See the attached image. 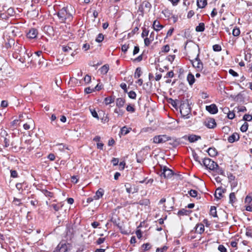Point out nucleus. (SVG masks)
I'll list each match as a JSON object with an SVG mask.
<instances>
[{"label": "nucleus", "instance_id": "54", "mask_svg": "<svg viewBox=\"0 0 252 252\" xmlns=\"http://www.w3.org/2000/svg\"><path fill=\"white\" fill-rule=\"evenodd\" d=\"M84 80L85 83H89L91 82V77L89 75H86L84 77Z\"/></svg>", "mask_w": 252, "mask_h": 252}, {"label": "nucleus", "instance_id": "32", "mask_svg": "<svg viewBox=\"0 0 252 252\" xmlns=\"http://www.w3.org/2000/svg\"><path fill=\"white\" fill-rule=\"evenodd\" d=\"M236 201V197L234 192H231L229 194V202L231 203H233Z\"/></svg>", "mask_w": 252, "mask_h": 252}, {"label": "nucleus", "instance_id": "18", "mask_svg": "<svg viewBox=\"0 0 252 252\" xmlns=\"http://www.w3.org/2000/svg\"><path fill=\"white\" fill-rule=\"evenodd\" d=\"M200 139L201 137L200 136L196 135L194 134L190 135L188 137V140L191 143L194 142Z\"/></svg>", "mask_w": 252, "mask_h": 252}, {"label": "nucleus", "instance_id": "64", "mask_svg": "<svg viewBox=\"0 0 252 252\" xmlns=\"http://www.w3.org/2000/svg\"><path fill=\"white\" fill-rule=\"evenodd\" d=\"M139 51V48L138 46H136L134 47L133 51V55H135L136 54H137Z\"/></svg>", "mask_w": 252, "mask_h": 252}, {"label": "nucleus", "instance_id": "43", "mask_svg": "<svg viewBox=\"0 0 252 252\" xmlns=\"http://www.w3.org/2000/svg\"><path fill=\"white\" fill-rule=\"evenodd\" d=\"M213 49L214 51L219 52V51H221V47L219 44H215V45H213Z\"/></svg>", "mask_w": 252, "mask_h": 252}, {"label": "nucleus", "instance_id": "37", "mask_svg": "<svg viewBox=\"0 0 252 252\" xmlns=\"http://www.w3.org/2000/svg\"><path fill=\"white\" fill-rule=\"evenodd\" d=\"M42 192L47 197H51L53 196V193L46 190V189H42Z\"/></svg>", "mask_w": 252, "mask_h": 252}, {"label": "nucleus", "instance_id": "57", "mask_svg": "<svg viewBox=\"0 0 252 252\" xmlns=\"http://www.w3.org/2000/svg\"><path fill=\"white\" fill-rule=\"evenodd\" d=\"M129 48V45L128 44H124L123 45H122V51H123L124 52H126L127 49H128Z\"/></svg>", "mask_w": 252, "mask_h": 252}, {"label": "nucleus", "instance_id": "55", "mask_svg": "<svg viewBox=\"0 0 252 252\" xmlns=\"http://www.w3.org/2000/svg\"><path fill=\"white\" fill-rule=\"evenodd\" d=\"M13 203L15 205L19 206V205H20L21 204V200L19 199H17V198H14V200H13Z\"/></svg>", "mask_w": 252, "mask_h": 252}, {"label": "nucleus", "instance_id": "49", "mask_svg": "<svg viewBox=\"0 0 252 252\" xmlns=\"http://www.w3.org/2000/svg\"><path fill=\"white\" fill-rule=\"evenodd\" d=\"M148 34H149V31L146 28H144L143 30V32L141 34V36L142 37H144L145 36H147L148 35Z\"/></svg>", "mask_w": 252, "mask_h": 252}, {"label": "nucleus", "instance_id": "51", "mask_svg": "<svg viewBox=\"0 0 252 252\" xmlns=\"http://www.w3.org/2000/svg\"><path fill=\"white\" fill-rule=\"evenodd\" d=\"M111 162L114 166H116L118 164L119 159L118 158H113L111 160Z\"/></svg>", "mask_w": 252, "mask_h": 252}, {"label": "nucleus", "instance_id": "39", "mask_svg": "<svg viewBox=\"0 0 252 252\" xmlns=\"http://www.w3.org/2000/svg\"><path fill=\"white\" fill-rule=\"evenodd\" d=\"M90 111L92 116L94 118H96L98 120L99 119V117H98V116L97 115V113L96 111L94 109L90 108Z\"/></svg>", "mask_w": 252, "mask_h": 252}, {"label": "nucleus", "instance_id": "41", "mask_svg": "<svg viewBox=\"0 0 252 252\" xmlns=\"http://www.w3.org/2000/svg\"><path fill=\"white\" fill-rule=\"evenodd\" d=\"M128 95L129 98L131 99H135L136 96V94L135 92L131 91L128 93Z\"/></svg>", "mask_w": 252, "mask_h": 252}, {"label": "nucleus", "instance_id": "2", "mask_svg": "<svg viewBox=\"0 0 252 252\" xmlns=\"http://www.w3.org/2000/svg\"><path fill=\"white\" fill-rule=\"evenodd\" d=\"M32 58L31 56H30L29 54L26 52L25 48L21 47V50L19 55H16V58L18 59L19 61L22 63H26L28 62H30V58Z\"/></svg>", "mask_w": 252, "mask_h": 252}, {"label": "nucleus", "instance_id": "60", "mask_svg": "<svg viewBox=\"0 0 252 252\" xmlns=\"http://www.w3.org/2000/svg\"><path fill=\"white\" fill-rule=\"evenodd\" d=\"M237 109L239 112H244L247 111V109H246V107L243 106L238 107Z\"/></svg>", "mask_w": 252, "mask_h": 252}, {"label": "nucleus", "instance_id": "26", "mask_svg": "<svg viewBox=\"0 0 252 252\" xmlns=\"http://www.w3.org/2000/svg\"><path fill=\"white\" fill-rule=\"evenodd\" d=\"M125 103V100L122 98H118L116 100V106L119 107H122Z\"/></svg>", "mask_w": 252, "mask_h": 252}, {"label": "nucleus", "instance_id": "1", "mask_svg": "<svg viewBox=\"0 0 252 252\" xmlns=\"http://www.w3.org/2000/svg\"><path fill=\"white\" fill-rule=\"evenodd\" d=\"M73 8L71 5H67L60 9L57 13L58 17L61 22H65L67 19L72 17Z\"/></svg>", "mask_w": 252, "mask_h": 252}, {"label": "nucleus", "instance_id": "20", "mask_svg": "<svg viewBox=\"0 0 252 252\" xmlns=\"http://www.w3.org/2000/svg\"><path fill=\"white\" fill-rule=\"evenodd\" d=\"M207 4V0H197V6L200 8H204Z\"/></svg>", "mask_w": 252, "mask_h": 252}, {"label": "nucleus", "instance_id": "25", "mask_svg": "<svg viewBox=\"0 0 252 252\" xmlns=\"http://www.w3.org/2000/svg\"><path fill=\"white\" fill-rule=\"evenodd\" d=\"M33 122L32 119H30L28 123L25 124L23 127L25 129L28 130L31 128V126L33 125Z\"/></svg>", "mask_w": 252, "mask_h": 252}, {"label": "nucleus", "instance_id": "34", "mask_svg": "<svg viewBox=\"0 0 252 252\" xmlns=\"http://www.w3.org/2000/svg\"><path fill=\"white\" fill-rule=\"evenodd\" d=\"M141 75V68L140 67H137L136 70L134 73V77L135 78H139Z\"/></svg>", "mask_w": 252, "mask_h": 252}, {"label": "nucleus", "instance_id": "5", "mask_svg": "<svg viewBox=\"0 0 252 252\" xmlns=\"http://www.w3.org/2000/svg\"><path fill=\"white\" fill-rule=\"evenodd\" d=\"M32 58L30 63L35 65L41 66L45 64V59L43 56L38 55H31Z\"/></svg>", "mask_w": 252, "mask_h": 252}, {"label": "nucleus", "instance_id": "24", "mask_svg": "<svg viewBox=\"0 0 252 252\" xmlns=\"http://www.w3.org/2000/svg\"><path fill=\"white\" fill-rule=\"evenodd\" d=\"M205 30V25L203 23H200L196 28L195 30L198 32H203Z\"/></svg>", "mask_w": 252, "mask_h": 252}, {"label": "nucleus", "instance_id": "56", "mask_svg": "<svg viewBox=\"0 0 252 252\" xmlns=\"http://www.w3.org/2000/svg\"><path fill=\"white\" fill-rule=\"evenodd\" d=\"M229 73L234 77H236L238 76V73L232 69H230L229 70Z\"/></svg>", "mask_w": 252, "mask_h": 252}, {"label": "nucleus", "instance_id": "13", "mask_svg": "<svg viewBox=\"0 0 252 252\" xmlns=\"http://www.w3.org/2000/svg\"><path fill=\"white\" fill-rule=\"evenodd\" d=\"M239 135L238 133L235 132L229 136L227 139L228 141L230 143H233L239 139Z\"/></svg>", "mask_w": 252, "mask_h": 252}, {"label": "nucleus", "instance_id": "16", "mask_svg": "<svg viewBox=\"0 0 252 252\" xmlns=\"http://www.w3.org/2000/svg\"><path fill=\"white\" fill-rule=\"evenodd\" d=\"M153 27L154 29L157 31H158L163 28V26L161 25L159 22L157 20H155L154 22Z\"/></svg>", "mask_w": 252, "mask_h": 252}, {"label": "nucleus", "instance_id": "36", "mask_svg": "<svg viewBox=\"0 0 252 252\" xmlns=\"http://www.w3.org/2000/svg\"><path fill=\"white\" fill-rule=\"evenodd\" d=\"M104 39V35L102 33H99L98 34L97 36L95 39V41L100 43Z\"/></svg>", "mask_w": 252, "mask_h": 252}, {"label": "nucleus", "instance_id": "15", "mask_svg": "<svg viewBox=\"0 0 252 252\" xmlns=\"http://www.w3.org/2000/svg\"><path fill=\"white\" fill-rule=\"evenodd\" d=\"M223 192H224V190L222 189L221 187H219L216 190L215 193V197L218 199H220L222 197V193Z\"/></svg>", "mask_w": 252, "mask_h": 252}, {"label": "nucleus", "instance_id": "22", "mask_svg": "<svg viewBox=\"0 0 252 252\" xmlns=\"http://www.w3.org/2000/svg\"><path fill=\"white\" fill-rule=\"evenodd\" d=\"M187 80L190 85H192L195 82L194 76L191 73H189L187 76Z\"/></svg>", "mask_w": 252, "mask_h": 252}, {"label": "nucleus", "instance_id": "6", "mask_svg": "<svg viewBox=\"0 0 252 252\" xmlns=\"http://www.w3.org/2000/svg\"><path fill=\"white\" fill-rule=\"evenodd\" d=\"M204 165L210 170H214L218 167V164L209 158H205L203 160Z\"/></svg>", "mask_w": 252, "mask_h": 252}, {"label": "nucleus", "instance_id": "23", "mask_svg": "<svg viewBox=\"0 0 252 252\" xmlns=\"http://www.w3.org/2000/svg\"><path fill=\"white\" fill-rule=\"evenodd\" d=\"M142 6H143L144 8L145 9V10H147L148 11H149L151 8V3L147 1H144L141 3Z\"/></svg>", "mask_w": 252, "mask_h": 252}, {"label": "nucleus", "instance_id": "62", "mask_svg": "<svg viewBox=\"0 0 252 252\" xmlns=\"http://www.w3.org/2000/svg\"><path fill=\"white\" fill-rule=\"evenodd\" d=\"M11 177L13 178H16L17 177V173L15 170H11Z\"/></svg>", "mask_w": 252, "mask_h": 252}, {"label": "nucleus", "instance_id": "29", "mask_svg": "<svg viewBox=\"0 0 252 252\" xmlns=\"http://www.w3.org/2000/svg\"><path fill=\"white\" fill-rule=\"evenodd\" d=\"M169 103L174 107L175 108H177L178 104H180L181 102L177 100H173L172 99H170Z\"/></svg>", "mask_w": 252, "mask_h": 252}, {"label": "nucleus", "instance_id": "45", "mask_svg": "<svg viewBox=\"0 0 252 252\" xmlns=\"http://www.w3.org/2000/svg\"><path fill=\"white\" fill-rule=\"evenodd\" d=\"M114 112L117 114L119 116H122L124 114V111L121 109H115Z\"/></svg>", "mask_w": 252, "mask_h": 252}, {"label": "nucleus", "instance_id": "63", "mask_svg": "<svg viewBox=\"0 0 252 252\" xmlns=\"http://www.w3.org/2000/svg\"><path fill=\"white\" fill-rule=\"evenodd\" d=\"M126 110L128 112H133L135 110L134 108L131 105H128L126 107Z\"/></svg>", "mask_w": 252, "mask_h": 252}, {"label": "nucleus", "instance_id": "46", "mask_svg": "<svg viewBox=\"0 0 252 252\" xmlns=\"http://www.w3.org/2000/svg\"><path fill=\"white\" fill-rule=\"evenodd\" d=\"M168 249V247L166 246H163L162 248H158L156 250V252H163Z\"/></svg>", "mask_w": 252, "mask_h": 252}, {"label": "nucleus", "instance_id": "8", "mask_svg": "<svg viewBox=\"0 0 252 252\" xmlns=\"http://www.w3.org/2000/svg\"><path fill=\"white\" fill-rule=\"evenodd\" d=\"M173 175V171L172 170L164 166L162 169V172L160 174V176L163 177L164 178H169Z\"/></svg>", "mask_w": 252, "mask_h": 252}, {"label": "nucleus", "instance_id": "33", "mask_svg": "<svg viewBox=\"0 0 252 252\" xmlns=\"http://www.w3.org/2000/svg\"><path fill=\"white\" fill-rule=\"evenodd\" d=\"M56 211H59L62 208V205L61 204H53L51 206Z\"/></svg>", "mask_w": 252, "mask_h": 252}, {"label": "nucleus", "instance_id": "9", "mask_svg": "<svg viewBox=\"0 0 252 252\" xmlns=\"http://www.w3.org/2000/svg\"><path fill=\"white\" fill-rule=\"evenodd\" d=\"M67 251V246L65 243H61L57 247L53 252H66Z\"/></svg>", "mask_w": 252, "mask_h": 252}, {"label": "nucleus", "instance_id": "31", "mask_svg": "<svg viewBox=\"0 0 252 252\" xmlns=\"http://www.w3.org/2000/svg\"><path fill=\"white\" fill-rule=\"evenodd\" d=\"M129 132V129L126 126L123 127L121 129V133L123 135L127 134Z\"/></svg>", "mask_w": 252, "mask_h": 252}, {"label": "nucleus", "instance_id": "17", "mask_svg": "<svg viewBox=\"0 0 252 252\" xmlns=\"http://www.w3.org/2000/svg\"><path fill=\"white\" fill-rule=\"evenodd\" d=\"M103 194V189H102L100 188L96 191L95 194L94 196V198L95 200L99 199L100 197H102Z\"/></svg>", "mask_w": 252, "mask_h": 252}, {"label": "nucleus", "instance_id": "12", "mask_svg": "<svg viewBox=\"0 0 252 252\" xmlns=\"http://www.w3.org/2000/svg\"><path fill=\"white\" fill-rule=\"evenodd\" d=\"M125 187L126 190L128 193H134L138 191L137 189L135 188L134 186H132L129 183H126L125 184Z\"/></svg>", "mask_w": 252, "mask_h": 252}, {"label": "nucleus", "instance_id": "14", "mask_svg": "<svg viewBox=\"0 0 252 252\" xmlns=\"http://www.w3.org/2000/svg\"><path fill=\"white\" fill-rule=\"evenodd\" d=\"M37 35V31L35 29H32L30 30L29 32L27 33V37L29 38H34Z\"/></svg>", "mask_w": 252, "mask_h": 252}, {"label": "nucleus", "instance_id": "48", "mask_svg": "<svg viewBox=\"0 0 252 252\" xmlns=\"http://www.w3.org/2000/svg\"><path fill=\"white\" fill-rule=\"evenodd\" d=\"M252 201V196L251 195H248L246 196L245 198V203L250 204Z\"/></svg>", "mask_w": 252, "mask_h": 252}, {"label": "nucleus", "instance_id": "35", "mask_svg": "<svg viewBox=\"0 0 252 252\" xmlns=\"http://www.w3.org/2000/svg\"><path fill=\"white\" fill-rule=\"evenodd\" d=\"M226 110L228 111L227 117L229 119H233L235 117V114L233 112H230L228 108H226Z\"/></svg>", "mask_w": 252, "mask_h": 252}, {"label": "nucleus", "instance_id": "40", "mask_svg": "<svg viewBox=\"0 0 252 252\" xmlns=\"http://www.w3.org/2000/svg\"><path fill=\"white\" fill-rule=\"evenodd\" d=\"M240 33V31L238 28H234L232 31V34L234 36H238Z\"/></svg>", "mask_w": 252, "mask_h": 252}, {"label": "nucleus", "instance_id": "59", "mask_svg": "<svg viewBox=\"0 0 252 252\" xmlns=\"http://www.w3.org/2000/svg\"><path fill=\"white\" fill-rule=\"evenodd\" d=\"M142 247L145 251H147L150 249V245L149 243L143 244Z\"/></svg>", "mask_w": 252, "mask_h": 252}, {"label": "nucleus", "instance_id": "28", "mask_svg": "<svg viewBox=\"0 0 252 252\" xmlns=\"http://www.w3.org/2000/svg\"><path fill=\"white\" fill-rule=\"evenodd\" d=\"M210 214L214 217H217L216 208L215 206H211L210 211Z\"/></svg>", "mask_w": 252, "mask_h": 252}, {"label": "nucleus", "instance_id": "27", "mask_svg": "<svg viewBox=\"0 0 252 252\" xmlns=\"http://www.w3.org/2000/svg\"><path fill=\"white\" fill-rule=\"evenodd\" d=\"M137 204L140 205L147 206L150 204V200L148 199H144L140 200Z\"/></svg>", "mask_w": 252, "mask_h": 252}, {"label": "nucleus", "instance_id": "47", "mask_svg": "<svg viewBox=\"0 0 252 252\" xmlns=\"http://www.w3.org/2000/svg\"><path fill=\"white\" fill-rule=\"evenodd\" d=\"M153 40H151V39L150 38H147V37L145 38L144 39V44H145V46H148L150 44L151 41Z\"/></svg>", "mask_w": 252, "mask_h": 252}, {"label": "nucleus", "instance_id": "21", "mask_svg": "<svg viewBox=\"0 0 252 252\" xmlns=\"http://www.w3.org/2000/svg\"><path fill=\"white\" fill-rule=\"evenodd\" d=\"M207 152L211 157H215L217 155V151L215 148H209Z\"/></svg>", "mask_w": 252, "mask_h": 252}, {"label": "nucleus", "instance_id": "61", "mask_svg": "<svg viewBox=\"0 0 252 252\" xmlns=\"http://www.w3.org/2000/svg\"><path fill=\"white\" fill-rule=\"evenodd\" d=\"M63 50L64 52H68L70 50H71V48L70 47H69V46L68 45V46L63 47Z\"/></svg>", "mask_w": 252, "mask_h": 252}, {"label": "nucleus", "instance_id": "10", "mask_svg": "<svg viewBox=\"0 0 252 252\" xmlns=\"http://www.w3.org/2000/svg\"><path fill=\"white\" fill-rule=\"evenodd\" d=\"M206 109L210 113L212 114H216L218 111L217 106L215 104H212L210 105L206 106Z\"/></svg>", "mask_w": 252, "mask_h": 252}, {"label": "nucleus", "instance_id": "30", "mask_svg": "<svg viewBox=\"0 0 252 252\" xmlns=\"http://www.w3.org/2000/svg\"><path fill=\"white\" fill-rule=\"evenodd\" d=\"M109 65L107 64H105L102 66L101 68V72L103 74H106L109 70Z\"/></svg>", "mask_w": 252, "mask_h": 252}, {"label": "nucleus", "instance_id": "3", "mask_svg": "<svg viewBox=\"0 0 252 252\" xmlns=\"http://www.w3.org/2000/svg\"><path fill=\"white\" fill-rule=\"evenodd\" d=\"M197 49L198 51V53L196 57L194 60H191L190 62L192 63V66H193V67L195 68L196 71L200 72L203 69V64L199 58L200 50L198 47H197Z\"/></svg>", "mask_w": 252, "mask_h": 252}, {"label": "nucleus", "instance_id": "38", "mask_svg": "<svg viewBox=\"0 0 252 252\" xmlns=\"http://www.w3.org/2000/svg\"><path fill=\"white\" fill-rule=\"evenodd\" d=\"M248 128V124L247 122H245L244 124L241 126L240 130L242 132H246Z\"/></svg>", "mask_w": 252, "mask_h": 252}, {"label": "nucleus", "instance_id": "42", "mask_svg": "<svg viewBox=\"0 0 252 252\" xmlns=\"http://www.w3.org/2000/svg\"><path fill=\"white\" fill-rule=\"evenodd\" d=\"M189 195L192 197H195L197 195V191L195 190L191 189L189 191Z\"/></svg>", "mask_w": 252, "mask_h": 252}, {"label": "nucleus", "instance_id": "52", "mask_svg": "<svg viewBox=\"0 0 252 252\" xmlns=\"http://www.w3.org/2000/svg\"><path fill=\"white\" fill-rule=\"evenodd\" d=\"M218 250L220 252H226V249L222 245L219 246Z\"/></svg>", "mask_w": 252, "mask_h": 252}, {"label": "nucleus", "instance_id": "44", "mask_svg": "<svg viewBox=\"0 0 252 252\" xmlns=\"http://www.w3.org/2000/svg\"><path fill=\"white\" fill-rule=\"evenodd\" d=\"M243 120L246 121H250L252 120V116L249 114H245L243 117Z\"/></svg>", "mask_w": 252, "mask_h": 252}, {"label": "nucleus", "instance_id": "58", "mask_svg": "<svg viewBox=\"0 0 252 252\" xmlns=\"http://www.w3.org/2000/svg\"><path fill=\"white\" fill-rule=\"evenodd\" d=\"M90 46L89 44L88 43H85L83 45V46H82V49L84 50V51H87L88 49H90Z\"/></svg>", "mask_w": 252, "mask_h": 252}, {"label": "nucleus", "instance_id": "53", "mask_svg": "<svg viewBox=\"0 0 252 252\" xmlns=\"http://www.w3.org/2000/svg\"><path fill=\"white\" fill-rule=\"evenodd\" d=\"M170 50V47L168 45H166L164 46L162 48V52H168Z\"/></svg>", "mask_w": 252, "mask_h": 252}, {"label": "nucleus", "instance_id": "11", "mask_svg": "<svg viewBox=\"0 0 252 252\" xmlns=\"http://www.w3.org/2000/svg\"><path fill=\"white\" fill-rule=\"evenodd\" d=\"M205 126L209 128H213L216 126V123L215 119L210 118L205 122Z\"/></svg>", "mask_w": 252, "mask_h": 252}, {"label": "nucleus", "instance_id": "50", "mask_svg": "<svg viewBox=\"0 0 252 252\" xmlns=\"http://www.w3.org/2000/svg\"><path fill=\"white\" fill-rule=\"evenodd\" d=\"M105 103L106 105L109 104L113 101L111 97H106L104 99Z\"/></svg>", "mask_w": 252, "mask_h": 252}, {"label": "nucleus", "instance_id": "19", "mask_svg": "<svg viewBox=\"0 0 252 252\" xmlns=\"http://www.w3.org/2000/svg\"><path fill=\"white\" fill-rule=\"evenodd\" d=\"M204 231V225L202 224H198L196 226L195 231L198 234H202Z\"/></svg>", "mask_w": 252, "mask_h": 252}, {"label": "nucleus", "instance_id": "7", "mask_svg": "<svg viewBox=\"0 0 252 252\" xmlns=\"http://www.w3.org/2000/svg\"><path fill=\"white\" fill-rule=\"evenodd\" d=\"M171 140V138L166 135H159L155 136L153 138V142L156 144H160L164 143L167 141Z\"/></svg>", "mask_w": 252, "mask_h": 252}, {"label": "nucleus", "instance_id": "4", "mask_svg": "<svg viewBox=\"0 0 252 252\" xmlns=\"http://www.w3.org/2000/svg\"><path fill=\"white\" fill-rule=\"evenodd\" d=\"M180 113L182 116L188 119L189 118V114L190 112V108L188 102H183L180 103Z\"/></svg>", "mask_w": 252, "mask_h": 252}]
</instances>
